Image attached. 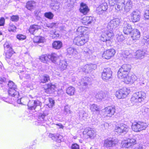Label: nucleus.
<instances>
[{"mask_svg": "<svg viewBox=\"0 0 149 149\" xmlns=\"http://www.w3.org/2000/svg\"><path fill=\"white\" fill-rule=\"evenodd\" d=\"M36 6L35 2L31 1L27 2L26 3V7L28 10H31L33 9Z\"/></svg>", "mask_w": 149, "mask_h": 149, "instance_id": "nucleus-32", "label": "nucleus"}, {"mask_svg": "<svg viewBox=\"0 0 149 149\" xmlns=\"http://www.w3.org/2000/svg\"><path fill=\"white\" fill-rule=\"evenodd\" d=\"M83 79V81L80 83L79 85L83 84V86H85L84 88H86L88 84V83L91 82V79L90 78L87 77H84Z\"/></svg>", "mask_w": 149, "mask_h": 149, "instance_id": "nucleus-30", "label": "nucleus"}, {"mask_svg": "<svg viewBox=\"0 0 149 149\" xmlns=\"http://www.w3.org/2000/svg\"><path fill=\"white\" fill-rule=\"evenodd\" d=\"M88 37L87 36H77L75 37V45L78 46H82L87 42L88 40Z\"/></svg>", "mask_w": 149, "mask_h": 149, "instance_id": "nucleus-11", "label": "nucleus"}, {"mask_svg": "<svg viewBox=\"0 0 149 149\" xmlns=\"http://www.w3.org/2000/svg\"><path fill=\"white\" fill-rule=\"evenodd\" d=\"M8 79L4 77L0 78V84H6V83L8 82Z\"/></svg>", "mask_w": 149, "mask_h": 149, "instance_id": "nucleus-56", "label": "nucleus"}, {"mask_svg": "<svg viewBox=\"0 0 149 149\" xmlns=\"http://www.w3.org/2000/svg\"><path fill=\"white\" fill-rule=\"evenodd\" d=\"M107 9L108 5L107 3L104 0H103L98 8L97 10V13L98 14L100 15H104Z\"/></svg>", "mask_w": 149, "mask_h": 149, "instance_id": "nucleus-12", "label": "nucleus"}, {"mask_svg": "<svg viewBox=\"0 0 149 149\" xmlns=\"http://www.w3.org/2000/svg\"><path fill=\"white\" fill-rule=\"evenodd\" d=\"M148 126L147 123L143 122H134L132 125V128L133 131L137 132L145 130Z\"/></svg>", "mask_w": 149, "mask_h": 149, "instance_id": "nucleus-5", "label": "nucleus"}, {"mask_svg": "<svg viewBox=\"0 0 149 149\" xmlns=\"http://www.w3.org/2000/svg\"><path fill=\"white\" fill-rule=\"evenodd\" d=\"M5 19L3 17L0 19V26H3L5 24Z\"/></svg>", "mask_w": 149, "mask_h": 149, "instance_id": "nucleus-64", "label": "nucleus"}, {"mask_svg": "<svg viewBox=\"0 0 149 149\" xmlns=\"http://www.w3.org/2000/svg\"><path fill=\"white\" fill-rule=\"evenodd\" d=\"M7 85L9 88L8 92L10 97H3L1 98V99L6 102L11 104L15 100L14 98H12V97L17 98L19 95V93L17 85L12 81H8Z\"/></svg>", "mask_w": 149, "mask_h": 149, "instance_id": "nucleus-1", "label": "nucleus"}, {"mask_svg": "<svg viewBox=\"0 0 149 149\" xmlns=\"http://www.w3.org/2000/svg\"><path fill=\"white\" fill-rule=\"evenodd\" d=\"M74 50V48L71 47H70L67 49L68 53L70 55L73 54Z\"/></svg>", "mask_w": 149, "mask_h": 149, "instance_id": "nucleus-57", "label": "nucleus"}, {"mask_svg": "<svg viewBox=\"0 0 149 149\" xmlns=\"http://www.w3.org/2000/svg\"><path fill=\"white\" fill-rule=\"evenodd\" d=\"M88 132V136L89 138L91 139H93L95 136L96 134L95 131L91 128V130H89Z\"/></svg>", "mask_w": 149, "mask_h": 149, "instance_id": "nucleus-45", "label": "nucleus"}, {"mask_svg": "<svg viewBox=\"0 0 149 149\" xmlns=\"http://www.w3.org/2000/svg\"><path fill=\"white\" fill-rule=\"evenodd\" d=\"M25 99V98L24 97H22L20 99H18L17 100V103L18 104H20L22 105H25L23 103V101ZM27 99V98H26Z\"/></svg>", "mask_w": 149, "mask_h": 149, "instance_id": "nucleus-58", "label": "nucleus"}, {"mask_svg": "<svg viewBox=\"0 0 149 149\" xmlns=\"http://www.w3.org/2000/svg\"><path fill=\"white\" fill-rule=\"evenodd\" d=\"M17 38L19 40H23L26 39L25 35L22 34H18L17 35Z\"/></svg>", "mask_w": 149, "mask_h": 149, "instance_id": "nucleus-53", "label": "nucleus"}, {"mask_svg": "<svg viewBox=\"0 0 149 149\" xmlns=\"http://www.w3.org/2000/svg\"><path fill=\"white\" fill-rule=\"evenodd\" d=\"M114 6L116 10L118 11H120L124 9V8L123 7V6L120 5L118 3L115 4Z\"/></svg>", "mask_w": 149, "mask_h": 149, "instance_id": "nucleus-54", "label": "nucleus"}, {"mask_svg": "<svg viewBox=\"0 0 149 149\" xmlns=\"http://www.w3.org/2000/svg\"><path fill=\"white\" fill-rule=\"evenodd\" d=\"M44 16L46 18L51 20L53 19L54 15L52 12H46L44 13Z\"/></svg>", "mask_w": 149, "mask_h": 149, "instance_id": "nucleus-44", "label": "nucleus"}, {"mask_svg": "<svg viewBox=\"0 0 149 149\" xmlns=\"http://www.w3.org/2000/svg\"><path fill=\"white\" fill-rule=\"evenodd\" d=\"M62 45L63 43L60 41H55L52 44L53 47L57 49H60L62 47Z\"/></svg>", "mask_w": 149, "mask_h": 149, "instance_id": "nucleus-31", "label": "nucleus"}, {"mask_svg": "<svg viewBox=\"0 0 149 149\" xmlns=\"http://www.w3.org/2000/svg\"><path fill=\"white\" fill-rule=\"evenodd\" d=\"M59 2H56V3H51L50 4V8L55 11L58 10L59 8Z\"/></svg>", "mask_w": 149, "mask_h": 149, "instance_id": "nucleus-40", "label": "nucleus"}, {"mask_svg": "<svg viewBox=\"0 0 149 149\" xmlns=\"http://www.w3.org/2000/svg\"><path fill=\"white\" fill-rule=\"evenodd\" d=\"M79 111V114L80 117H82L84 120L86 119L87 117L88 116V114L86 112L81 109H80Z\"/></svg>", "mask_w": 149, "mask_h": 149, "instance_id": "nucleus-36", "label": "nucleus"}, {"mask_svg": "<svg viewBox=\"0 0 149 149\" xmlns=\"http://www.w3.org/2000/svg\"><path fill=\"white\" fill-rule=\"evenodd\" d=\"M136 94L134 93L133 96L130 99V101L133 104H134L135 103L139 102V100L136 96Z\"/></svg>", "mask_w": 149, "mask_h": 149, "instance_id": "nucleus-50", "label": "nucleus"}, {"mask_svg": "<svg viewBox=\"0 0 149 149\" xmlns=\"http://www.w3.org/2000/svg\"><path fill=\"white\" fill-rule=\"evenodd\" d=\"M143 40L145 43L149 44V36H144Z\"/></svg>", "mask_w": 149, "mask_h": 149, "instance_id": "nucleus-60", "label": "nucleus"}, {"mask_svg": "<svg viewBox=\"0 0 149 149\" xmlns=\"http://www.w3.org/2000/svg\"><path fill=\"white\" fill-rule=\"evenodd\" d=\"M130 92V91L126 87H124L117 91L116 93V97L119 99L125 98Z\"/></svg>", "mask_w": 149, "mask_h": 149, "instance_id": "nucleus-8", "label": "nucleus"}, {"mask_svg": "<svg viewBox=\"0 0 149 149\" xmlns=\"http://www.w3.org/2000/svg\"><path fill=\"white\" fill-rule=\"evenodd\" d=\"M17 27L12 23H10L9 24V27L8 28V31L10 33L15 32H16Z\"/></svg>", "mask_w": 149, "mask_h": 149, "instance_id": "nucleus-41", "label": "nucleus"}, {"mask_svg": "<svg viewBox=\"0 0 149 149\" xmlns=\"http://www.w3.org/2000/svg\"><path fill=\"white\" fill-rule=\"evenodd\" d=\"M131 68L129 64L123 65L120 68L118 72V76L119 78L125 77L129 74Z\"/></svg>", "mask_w": 149, "mask_h": 149, "instance_id": "nucleus-4", "label": "nucleus"}, {"mask_svg": "<svg viewBox=\"0 0 149 149\" xmlns=\"http://www.w3.org/2000/svg\"><path fill=\"white\" fill-rule=\"evenodd\" d=\"M4 47L6 60L10 58L13 54L15 53L12 47L8 44L5 43L4 45Z\"/></svg>", "mask_w": 149, "mask_h": 149, "instance_id": "nucleus-7", "label": "nucleus"}, {"mask_svg": "<svg viewBox=\"0 0 149 149\" xmlns=\"http://www.w3.org/2000/svg\"><path fill=\"white\" fill-rule=\"evenodd\" d=\"M118 0H109V3L111 6H114Z\"/></svg>", "mask_w": 149, "mask_h": 149, "instance_id": "nucleus-63", "label": "nucleus"}, {"mask_svg": "<svg viewBox=\"0 0 149 149\" xmlns=\"http://www.w3.org/2000/svg\"><path fill=\"white\" fill-rule=\"evenodd\" d=\"M45 38L43 37L40 36H35L34 37L33 41L34 43L37 44L40 46H42V44L39 45L40 43H43L44 42Z\"/></svg>", "mask_w": 149, "mask_h": 149, "instance_id": "nucleus-28", "label": "nucleus"}, {"mask_svg": "<svg viewBox=\"0 0 149 149\" xmlns=\"http://www.w3.org/2000/svg\"><path fill=\"white\" fill-rule=\"evenodd\" d=\"M102 32L101 35L100 37V39L103 42H105L107 46H111L112 42L110 39L113 35L112 32L107 30H103Z\"/></svg>", "mask_w": 149, "mask_h": 149, "instance_id": "nucleus-2", "label": "nucleus"}, {"mask_svg": "<svg viewBox=\"0 0 149 149\" xmlns=\"http://www.w3.org/2000/svg\"><path fill=\"white\" fill-rule=\"evenodd\" d=\"M41 28V26H40L33 24L30 26L29 31L31 34H34L36 31H37L39 29Z\"/></svg>", "mask_w": 149, "mask_h": 149, "instance_id": "nucleus-27", "label": "nucleus"}, {"mask_svg": "<svg viewBox=\"0 0 149 149\" xmlns=\"http://www.w3.org/2000/svg\"><path fill=\"white\" fill-rule=\"evenodd\" d=\"M116 144V141L113 138H109L104 140L103 146L108 149H111L115 146Z\"/></svg>", "mask_w": 149, "mask_h": 149, "instance_id": "nucleus-13", "label": "nucleus"}, {"mask_svg": "<svg viewBox=\"0 0 149 149\" xmlns=\"http://www.w3.org/2000/svg\"><path fill=\"white\" fill-rule=\"evenodd\" d=\"M132 3L130 0H128L125 4L124 10L126 12L129 11L132 8Z\"/></svg>", "mask_w": 149, "mask_h": 149, "instance_id": "nucleus-38", "label": "nucleus"}, {"mask_svg": "<svg viewBox=\"0 0 149 149\" xmlns=\"http://www.w3.org/2000/svg\"><path fill=\"white\" fill-rule=\"evenodd\" d=\"M49 60H50L53 63H57V61L59 60V57L56 54L52 53L49 54Z\"/></svg>", "mask_w": 149, "mask_h": 149, "instance_id": "nucleus-24", "label": "nucleus"}, {"mask_svg": "<svg viewBox=\"0 0 149 149\" xmlns=\"http://www.w3.org/2000/svg\"><path fill=\"white\" fill-rule=\"evenodd\" d=\"M106 97L103 91H100L97 93L95 95V97L97 99L101 100Z\"/></svg>", "mask_w": 149, "mask_h": 149, "instance_id": "nucleus-42", "label": "nucleus"}, {"mask_svg": "<svg viewBox=\"0 0 149 149\" xmlns=\"http://www.w3.org/2000/svg\"><path fill=\"white\" fill-rule=\"evenodd\" d=\"M131 37L133 40H138L140 37V33L137 29H134L130 33Z\"/></svg>", "mask_w": 149, "mask_h": 149, "instance_id": "nucleus-23", "label": "nucleus"}, {"mask_svg": "<svg viewBox=\"0 0 149 149\" xmlns=\"http://www.w3.org/2000/svg\"><path fill=\"white\" fill-rule=\"evenodd\" d=\"M84 30V28L82 26L79 27L77 30L76 34L77 36H82Z\"/></svg>", "mask_w": 149, "mask_h": 149, "instance_id": "nucleus-39", "label": "nucleus"}, {"mask_svg": "<svg viewBox=\"0 0 149 149\" xmlns=\"http://www.w3.org/2000/svg\"><path fill=\"white\" fill-rule=\"evenodd\" d=\"M144 17L145 19H149V8H147L145 11Z\"/></svg>", "mask_w": 149, "mask_h": 149, "instance_id": "nucleus-55", "label": "nucleus"}, {"mask_svg": "<svg viewBox=\"0 0 149 149\" xmlns=\"http://www.w3.org/2000/svg\"><path fill=\"white\" fill-rule=\"evenodd\" d=\"M66 93L70 95H73L74 93V88L72 87H69L66 89Z\"/></svg>", "mask_w": 149, "mask_h": 149, "instance_id": "nucleus-46", "label": "nucleus"}, {"mask_svg": "<svg viewBox=\"0 0 149 149\" xmlns=\"http://www.w3.org/2000/svg\"><path fill=\"white\" fill-rule=\"evenodd\" d=\"M79 10L81 13L84 15H86L89 11V9L86 5L84 3H82L80 4V8Z\"/></svg>", "mask_w": 149, "mask_h": 149, "instance_id": "nucleus-26", "label": "nucleus"}, {"mask_svg": "<svg viewBox=\"0 0 149 149\" xmlns=\"http://www.w3.org/2000/svg\"><path fill=\"white\" fill-rule=\"evenodd\" d=\"M136 144V141L134 139H129L122 142L121 144L123 148H128Z\"/></svg>", "mask_w": 149, "mask_h": 149, "instance_id": "nucleus-14", "label": "nucleus"}, {"mask_svg": "<svg viewBox=\"0 0 149 149\" xmlns=\"http://www.w3.org/2000/svg\"><path fill=\"white\" fill-rule=\"evenodd\" d=\"M123 27V31L125 34H130L133 30L131 25L126 21H124Z\"/></svg>", "mask_w": 149, "mask_h": 149, "instance_id": "nucleus-16", "label": "nucleus"}, {"mask_svg": "<svg viewBox=\"0 0 149 149\" xmlns=\"http://www.w3.org/2000/svg\"><path fill=\"white\" fill-rule=\"evenodd\" d=\"M115 54V49H110L104 50L102 56L104 58L108 59L113 57Z\"/></svg>", "mask_w": 149, "mask_h": 149, "instance_id": "nucleus-15", "label": "nucleus"}, {"mask_svg": "<svg viewBox=\"0 0 149 149\" xmlns=\"http://www.w3.org/2000/svg\"><path fill=\"white\" fill-rule=\"evenodd\" d=\"M49 136L54 141H58L59 139L60 141V136H59V135L57 136H55L54 134H50L49 135Z\"/></svg>", "mask_w": 149, "mask_h": 149, "instance_id": "nucleus-49", "label": "nucleus"}, {"mask_svg": "<svg viewBox=\"0 0 149 149\" xmlns=\"http://www.w3.org/2000/svg\"><path fill=\"white\" fill-rule=\"evenodd\" d=\"M90 109L92 111H96L99 113L100 108L99 107L95 104L91 105L90 106Z\"/></svg>", "mask_w": 149, "mask_h": 149, "instance_id": "nucleus-43", "label": "nucleus"}, {"mask_svg": "<svg viewBox=\"0 0 149 149\" xmlns=\"http://www.w3.org/2000/svg\"><path fill=\"white\" fill-rule=\"evenodd\" d=\"M145 52L144 51L139 50L136 52V56L138 58L142 59L144 57Z\"/></svg>", "mask_w": 149, "mask_h": 149, "instance_id": "nucleus-37", "label": "nucleus"}, {"mask_svg": "<svg viewBox=\"0 0 149 149\" xmlns=\"http://www.w3.org/2000/svg\"><path fill=\"white\" fill-rule=\"evenodd\" d=\"M46 116L44 113H39L38 116V123H43L45 121V117Z\"/></svg>", "mask_w": 149, "mask_h": 149, "instance_id": "nucleus-33", "label": "nucleus"}, {"mask_svg": "<svg viewBox=\"0 0 149 149\" xmlns=\"http://www.w3.org/2000/svg\"><path fill=\"white\" fill-rule=\"evenodd\" d=\"M55 88V86L51 83L46 85L44 87L45 92L49 94L52 93L54 92Z\"/></svg>", "mask_w": 149, "mask_h": 149, "instance_id": "nucleus-20", "label": "nucleus"}, {"mask_svg": "<svg viewBox=\"0 0 149 149\" xmlns=\"http://www.w3.org/2000/svg\"><path fill=\"white\" fill-rule=\"evenodd\" d=\"M117 39L118 41H122L125 40V38L123 35L121 34L118 35V36L117 37Z\"/></svg>", "mask_w": 149, "mask_h": 149, "instance_id": "nucleus-61", "label": "nucleus"}, {"mask_svg": "<svg viewBox=\"0 0 149 149\" xmlns=\"http://www.w3.org/2000/svg\"><path fill=\"white\" fill-rule=\"evenodd\" d=\"M41 61L45 63H47L49 61V54L42 55L40 57Z\"/></svg>", "mask_w": 149, "mask_h": 149, "instance_id": "nucleus-34", "label": "nucleus"}, {"mask_svg": "<svg viewBox=\"0 0 149 149\" xmlns=\"http://www.w3.org/2000/svg\"><path fill=\"white\" fill-rule=\"evenodd\" d=\"M84 54L85 56L87 57L92 54L91 51L88 48H86L84 49Z\"/></svg>", "mask_w": 149, "mask_h": 149, "instance_id": "nucleus-51", "label": "nucleus"}, {"mask_svg": "<svg viewBox=\"0 0 149 149\" xmlns=\"http://www.w3.org/2000/svg\"><path fill=\"white\" fill-rule=\"evenodd\" d=\"M129 129V127L127 125L121 123L118 126L116 127L115 131L119 134L124 135L128 132Z\"/></svg>", "mask_w": 149, "mask_h": 149, "instance_id": "nucleus-9", "label": "nucleus"}, {"mask_svg": "<svg viewBox=\"0 0 149 149\" xmlns=\"http://www.w3.org/2000/svg\"><path fill=\"white\" fill-rule=\"evenodd\" d=\"M95 20V17H93L87 16L82 18V22L84 25H88L91 23H94Z\"/></svg>", "mask_w": 149, "mask_h": 149, "instance_id": "nucleus-19", "label": "nucleus"}, {"mask_svg": "<svg viewBox=\"0 0 149 149\" xmlns=\"http://www.w3.org/2000/svg\"><path fill=\"white\" fill-rule=\"evenodd\" d=\"M105 113L107 116L111 117L114 115L115 112V108L114 106H110L105 108Z\"/></svg>", "mask_w": 149, "mask_h": 149, "instance_id": "nucleus-21", "label": "nucleus"}, {"mask_svg": "<svg viewBox=\"0 0 149 149\" xmlns=\"http://www.w3.org/2000/svg\"><path fill=\"white\" fill-rule=\"evenodd\" d=\"M64 113L65 115L68 116L71 113V112L70 110V107L68 105L65 106L63 109Z\"/></svg>", "mask_w": 149, "mask_h": 149, "instance_id": "nucleus-48", "label": "nucleus"}, {"mask_svg": "<svg viewBox=\"0 0 149 149\" xmlns=\"http://www.w3.org/2000/svg\"><path fill=\"white\" fill-rule=\"evenodd\" d=\"M131 20L134 22H139L141 18V13L138 10L134 11L131 14Z\"/></svg>", "mask_w": 149, "mask_h": 149, "instance_id": "nucleus-18", "label": "nucleus"}, {"mask_svg": "<svg viewBox=\"0 0 149 149\" xmlns=\"http://www.w3.org/2000/svg\"><path fill=\"white\" fill-rule=\"evenodd\" d=\"M49 81H50L49 76L47 74H44L43 75L40 76L38 82L40 84H41L46 83L49 82Z\"/></svg>", "mask_w": 149, "mask_h": 149, "instance_id": "nucleus-25", "label": "nucleus"}, {"mask_svg": "<svg viewBox=\"0 0 149 149\" xmlns=\"http://www.w3.org/2000/svg\"><path fill=\"white\" fill-rule=\"evenodd\" d=\"M125 0H118L117 2V3L119 5L123 6V7L125 9Z\"/></svg>", "mask_w": 149, "mask_h": 149, "instance_id": "nucleus-59", "label": "nucleus"}, {"mask_svg": "<svg viewBox=\"0 0 149 149\" xmlns=\"http://www.w3.org/2000/svg\"><path fill=\"white\" fill-rule=\"evenodd\" d=\"M48 101L49 102V104H47L49 108H52L53 107L55 104L54 100L52 98L49 97L48 98Z\"/></svg>", "mask_w": 149, "mask_h": 149, "instance_id": "nucleus-47", "label": "nucleus"}, {"mask_svg": "<svg viewBox=\"0 0 149 149\" xmlns=\"http://www.w3.org/2000/svg\"><path fill=\"white\" fill-rule=\"evenodd\" d=\"M40 11L39 10H36L34 12L35 15L37 19L40 18Z\"/></svg>", "mask_w": 149, "mask_h": 149, "instance_id": "nucleus-62", "label": "nucleus"}, {"mask_svg": "<svg viewBox=\"0 0 149 149\" xmlns=\"http://www.w3.org/2000/svg\"><path fill=\"white\" fill-rule=\"evenodd\" d=\"M10 20L12 22H17L19 19V17L18 15H13L10 17Z\"/></svg>", "mask_w": 149, "mask_h": 149, "instance_id": "nucleus-52", "label": "nucleus"}, {"mask_svg": "<svg viewBox=\"0 0 149 149\" xmlns=\"http://www.w3.org/2000/svg\"><path fill=\"white\" fill-rule=\"evenodd\" d=\"M42 102L37 99L36 100H29L28 101L27 106L29 110L34 112L37 111L40 109Z\"/></svg>", "mask_w": 149, "mask_h": 149, "instance_id": "nucleus-3", "label": "nucleus"}, {"mask_svg": "<svg viewBox=\"0 0 149 149\" xmlns=\"http://www.w3.org/2000/svg\"><path fill=\"white\" fill-rule=\"evenodd\" d=\"M135 94H136V96L139 102L143 101L146 98V94L143 92H139L135 93Z\"/></svg>", "mask_w": 149, "mask_h": 149, "instance_id": "nucleus-29", "label": "nucleus"}, {"mask_svg": "<svg viewBox=\"0 0 149 149\" xmlns=\"http://www.w3.org/2000/svg\"><path fill=\"white\" fill-rule=\"evenodd\" d=\"M67 66V63L64 61H60L59 64V67L61 71H63L65 70Z\"/></svg>", "mask_w": 149, "mask_h": 149, "instance_id": "nucleus-35", "label": "nucleus"}, {"mask_svg": "<svg viewBox=\"0 0 149 149\" xmlns=\"http://www.w3.org/2000/svg\"><path fill=\"white\" fill-rule=\"evenodd\" d=\"M121 20L118 18H116L111 20L109 23L107 28L108 29L111 30L119 26L121 22Z\"/></svg>", "mask_w": 149, "mask_h": 149, "instance_id": "nucleus-10", "label": "nucleus"}, {"mask_svg": "<svg viewBox=\"0 0 149 149\" xmlns=\"http://www.w3.org/2000/svg\"><path fill=\"white\" fill-rule=\"evenodd\" d=\"M122 79H124L125 82L127 83H132L134 82L137 79L136 76L135 75H132L130 76L128 75L126 76L125 77H123Z\"/></svg>", "mask_w": 149, "mask_h": 149, "instance_id": "nucleus-22", "label": "nucleus"}, {"mask_svg": "<svg viewBox=\"0 0 149 149\" xmlns=\"http://www.w3.org/2000/svg\"><path fill=\"white\" fill-rule=\"evenodd\" d=\"M97 67V65L95 64H91L90 65H86L82 68V71L86 74L95 70Z\"/></svg>", "mask_w": 149, "mask_h": 149, "instance_id": "nucleus-17", "label": "nucleus"}, {"mask_svg": "<svg viewBox=\"0 0 149 149\" xmlns=\"http://www.w3.org/2000/svg\"><path fill=\"white\" fill-rule=\"evenodd\" d=\"M112 72L110 68H104L102 73V79L106 82L111 80L112 79Z\"/></svg>", "mask_w": 149, "mask_h": 149, "instance_id": "nucleus-6", "label": "nucleus"}]
</instances>
